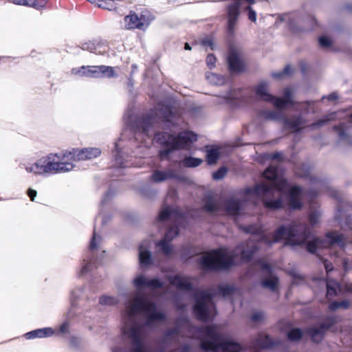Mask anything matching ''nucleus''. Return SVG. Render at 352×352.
<instances>
[{
  "instance_id": "nucleus-41",
  "label": "nucleus",
  "mask_w": 352,
  "mask_h": 352,
  "mask_svg": "<svg viewBox=\"0 0 352 352\" xmlns=\"http://www.w3.org/2000/svg\"><path fill=\"white\" fill-rule=\"evenodd\" d=\"M206 78L210 84L214 85H221L225 82V78L222 76L214 73L207 74Z\"/></svg>"
},
{
  "instance_id": "nucleus-35",
  "label": "nucleus",
  "mask_w": 352,
  "mask_h": 352,
  "mask_svg": "<svg viewBox=\"0 0 352 352\" xmlns=\"http://www.w3.org/2000/svg\"><path fill=\"white\" fill-rule=\"evenodd\" d=\"M219 157L220 153L218 148H212L208 149L206 152L207 162L210 165L216 164Z\"/></svg>"
},
{
  "instance_id": "nucleus-15",
  "label": "nucleus",
  "mask_w": 352,
  "mask_h": 352,
  "mask_svg": "<svg viewBox=\"0 0 352 352\" xmlns=\"http://www.w3.org/2000/svg\"><path fill=\"white\" fill-rule=\"evenodd\" d=\"M332 196L338 201L334 218L342 229L352 230V218L344 209V203L338 192L332 193Z\"/></svg>"
},
{
  "instance_id": "nucleus-56",
  "label": "nucleus",
  "mask_w": 352,
  "mask_h": 352,
  "mask_svg": "<svg viewBox=\"0 0 352 352\" xmlns=\"http://www.w3.org/2000/svg\"><path fill=\"white\" fill-rule=\"evenodd\" d=\"M70 346L76 349L80 346V339L76 336H72L69 339Z\"/></svg>"
},
{
  "instance_id": "nucleus-25",
  "label": "nucleus",
  "mask_w": 352,
  "mask_h": 352,
  "mask_svg": "<svg viewBox=\"0 0 352 352\" xmlns=\"http://www.w3.org/2000/svg\"><path fill=\"white\" fill-rule=\"evenodd\" d=\"M228 68L232 72H241L243 69V63L237 52L230 49L228 56Z\"/></svg>"
},
{
  "instance_id": "nucleus-45",
  "label": "nucleus",
  "mask_w": 352,
  "mask_h": 352,
  "mask_svg": "<svg viewBox=\"0 0 352 352\" xmlns=\"http://www.w3.org/2000/svg\"><path fill=\"white\" fill-rule=\"evenodd\" d=\"M118 302L117 298L107 295H103L99 299V303L102 305L113 306L117 305Z\"/></svg>"
},
{
  "instance_id": "nucleus-26",
  "label": "nucleus",
  "mask_w": 352,
  "mask_h": 352,
  "mask_svg": "<svg viewBox=\"0 0 352 352\" xmlns=\"http://www.w3.org/2000/svg\"><path fill=\"white\" fill-rule=\"evenodd\" d=\"M169 282L172 285L175 286L179 289L186 292L193 290L192 283L188 278L180 275L170 276Z\"/></svg>"
},
{
  "instance_id": "nucleus-16",
  "label": "nucleus",
  "mask_w": 352,
  "mask_h": 352,
  "mask_svg": "<svg viewBox=\"0 0 352 352\" xmlns=\"http://www.w3.org/2000/svg\"><path fill=\"white\" fill-rule=\"evenodd\" d=\"M124 21L125 27L128 30H144L150 23V19L146 15L141 14L139 16L135 12L132 11L124 17Z\"/></svg>"
},
{
  "instance_id": "nucleus-8",
  "label": "nucleus",
  "mask_w": 352,
  "mask_h": 352,
  "mask_svg": "<svg viewBox=\"0 0 352 352\" xmlns=\"http://www.w3.org/2000/svg\"><path fill=\"white\" fill-rule=\"evenodd\" d=\"M155 140L160 145L159 155L161 159L166 158L173 151L185 148L197 140V135L189 131H184L175 135L167 132L155 133Z\"/></svg>"
},
{
  "instance_id": "nucleus-29",
  "label": "nucleus",
  "mask_w": 352,
  "mask_h": 352,
  "mask_svg": "<svg viewBox=\"0 0 352 352\" xmlns=\"http://www.w3.org/2000/svg\"><path fill=\"white\" fill-rule=\"evenodd\" d=\"M327 287V298L329 299L332 298L338 295V294L342 292V287L341 285L334 280L328 279L326 282Z\"/></svg>"
},
{
  "instance_id": "nucleus-38",
  "label": "nucleus",
  "mask_w": 352,
  "mask_h": 352,
  "mask_svg": "<svg viewBox=\"0 0 352 352\" xmlns=\"http://www.w3.org/2000/svg\"><path fill=\"white\" fill-rule=\"evenodd\" d=\"M333 129L338 133V137L341 140H345L349 142L351 141L349 135L346 132V127L345 124L340 123L339 125L335 126Z\"/></svg>"
},
{
  "instance_id": "nucleus-62",
  "label": "nucleus",
  "mask_w": 352,
  "mask_h": 352,
  "mask_svg": "<svg viewBox=\"0 0 352 352\" xmlns=\"http://www.w3.org/2000/svg\"><path fill=\"white\" fill-rule=\"evenodd\" d=\"M37 195V192L32 188L28 189V195L31 199L32 201L34 200V198L36 197Z\"/></svg>"
},
{
  "instance_id": "nucleus-2",
  "label": "nucleus",
  "mask_w": 352,
  "mask_h": 352,
  "mask_svg": "<svg viewBox=\"0 0 352 352\" xmlns=\"http://www.w3.org/2000/svg\"><path fill=\"white\" fill-rule=\"evenodd\" d=\"M122 318L126 325L122 329V331L129 344V350L128 351L122 347H114L112 349V352H131V344L127 332L133 326L140 327L144 344L148 349L144 328H152L155 324L164 322L167 317L162 310L158 309L155 302L146 299L142 295H136L126 302L122 313ZM147 351H148V349Z\"/></svg>"
},
{
  "instance_id": "nucleus-32",
  "label": "nucleus",
  "mask_w": 352,
  "mask_h": 352,
  "mask_svg": "<svg viewBox=\"0 0 352 352\" xmlns=\"http://www.w3.org/2000/svg\"><path fill=\"white\" fill-rule=\"evenodd\" d=\"M113 195V191L111 189H109L104 194V195L100 201L99 214L96 217V219L99 218L100 216H102V224L106 223L109 219V218L107 217H106L105 215H104L102 214V208L104 207L107 204V203L111 200Z\"/></svg>"
},
{
  "instance_id": "nucleus-4",
  "label": "nucleus",
  "mask_w": 352,
  "mask_h": 352,
  "mask_svg": "<svg viewBox=\"0 0 352 352\" xmlns=\"http://www.w3.org/2000/svg\"><path fill=\"white\" fill-rule=\"evenodd\" d=\"M255 252L254 247L237 246L232 252L220 248L201 256L199 260L200 267L206 272L227 270L235 265V258L242 261L251 260Z\"/></svg>"
},
{
  "instance_id": "nucleus-27",
  "label": "nucleus",
  "mask_w": 352,
  "mask_h": 352,
  "mask_svg": "<svg viewBox=\"0 0 352 352\" xmlns=\"http://www.w3.org/2000/svg\"><path fill=\"white\" fill-rule=\"evenodd\" d=\"M55 333L54 329L52 327H44L36 329L26 333L24 336L27 340H32L35 338H44L52 336Z\"/></svg>"
},
{
  "instance_id": "nucleus-52",
  "label": "nucleus",
  "mask_w": 352,
  "mask_h": 352,
  "mask_svg": "<svg viewBox=\"0 0 352 352\" xmlns=\"http://www.w3.org/2000/svg\"><path fill=\"white\" fill-rule=\"evenodd\" d=\"M320 212L318 210L311 211L309 215V222L311 226H315L319 221Z\"/></svg>"
},
{
  "instance_id": "nucleus-40",
  "label": "nucleus",
  "mask_w": 352,
  "mask_h": 352,
  "mask_svg": "<svg viewBox=\"0 0 352 352\" xmlns=\"http://www.w3.org/2000/svg\"><path fill=\"white\" fill-rule=\"evenodd\" d=\"M139 192L144 197L153 199L157 194V191L152 188L150 186L146 185L140 188Z\"/></svg>"
},
{
  "instance_id": "nucleus-63",
  "label": "nucleus",
  "mask_w": 352,
  "mask_h": 352,
  "mask_svg": "<svg viewBox=\"0 0 352 352\" xmlns=\"http://www.w3.org/2000/svg\"><path fill=\"white\" fill-rule=\"evenodd\" d=\"M324 266L327 273L332 271L333 269L332 264L328 262L327 260L324 261Z\"/></svg>"
},
{
  "instance_id": "nucleus-60",
  "label": "nucleus",
  "mask_w": 352,
  "mask_h": 352,
  "mask_svg": "<svg viewBox=\"0 0 352 352\" xmlns=\"http://www.w3.org/2000/svg\"><path fill=\"white\" fill-rule=\"evenodd\" d=\"M324 98H327L329 101H334L338 98V96L336 92H332L328 96H322V99L324 100Z\"/></svg>"
},
{
  "instance_id": "nucleus-54",
  "label": "nucleus",
  "mask_w": 352,
  "mask_h": 352,
  "mask_svg": "<svg viewBox=\"0 0 352 352\" xmlns=\"http://www.w3.org/2000/svg\"><path fill=\"white\" fill-rule=\"evenodd\" d=\"M319 45L322 47H329L331 45V41L325 36H322L318 38Z\"/></svg>"
},
{
  "instance_id": "nucleus-48",
  "label": "nucleus",
  "mask_w": 352,
  "mask_h": 352,
  "mask_svg": "<svg viewBox=\"0 0 352 352\" xmlns=\"http://www.w3.org/2000/svg\"><path fill=\"white\" fill-rule=\"evenodd\" d=\"M26 6L32 7L36 10L44 8L47 3L46 0H25Z\"/></svg>"
},
{
  "instance_id": "nucleus-53",
  "label": "nucleus",
  "mask_w": 352,
  "mask_h": 352,
  "mask_svg": "<svg viewBox=\"0 0 352 352\" xmlns=\"http://www.w3.org/2000/svg\"><path fill=\"white\" fill-rule=\"evenodd\" d=\"M244 10L248 12V19L252 22L256 21V12L252 8V6H246L243 7Z\"/></svg>"
},
{
  "instance_id": "nucleus-34",
  "label": "nucleus",
  "mask_w": 352,
  "mask_h": 352,
  "mask_svg": "<svg viewBox=\"0 0 352 352\" xmlns=\"http://www.w3.org/2000/svg\"><path fill=\"white\" fill-rule=\"evenodd\" d=\"M170 243V242L162 239L156 243V246L164 255L169 256L173 252V248Z\"/></svg>"
},
{
  "instance_id": "nucleus-14",
  "label": "nucleus",
  "mask_w": 352,
  "mask_h": 352,
  "mask_svg": "<svg viewBox=\"0 0 352 352\" xmlns=\"http://www.w3.org/2000/svg\"><path fill=\"white\" fill-rule=\"evenodd\" d=\"M337 323V318L333 316L325 317L318 326L311 327L307 329V333L314 342H320L324 338L326 332Z\"/></svg>"
},
{
  "instance_id": "nucleus-18",
  "label": "nucleus",
  "mask_w": 352,
  "mask_h": 352,
  "mask_svg": "<svg viewBox=\"0 0 352 352\" xmlns=\"http://www.w3.org/2000/svg\"><path fill=\"white\" fill-rule=\"evenodd\" d=\"M169 179L181 181L182 177L174 169L168 168L166 170H155L149 177L150 181L157 184Z\"/></svg>"
},
{
  "instance_id": "nucleus-1",
  "label": "nucleus",
  "mask_w": 352,
  "mask_h": 352,
  "mask_svg": "<svg viewBox=\"0 0 352 352\" xmlns=\"http://www.w3.org/2000/svg\"><path fill=\"white\" fill-rule=\"evenodd\" d=\"M267 181L246 188L244 190V201L261 200L265 208L277 210L284 208L283 195L286 193L287 203L292 210H300L302 207L301 197L302 189L300 186L289 187V184L283 177V171L278 166H269L263 173Z\"/></svg>"
},
{
  "instance_id": "nucleus-5",
  "label": "nucleus",
  "mask_w": 352,
  "mask_h": 352,
  "mask_svg": "<svg viewBox=\"0 0 352 352\" xmlns=\"http://www.w3.org/2000/svg\"><path fill=\"white\" fill-rule=\"evenodd\" d=\"M178 113L173 106L159 103L147 113L135 118L131 126L135 131L146 133L155 124L162 122L164 128L172 131L178 125Z\"/></svg>"
},
{
  "instance_id": "nucleus-20",
  "label": "nucleus",
  "mask_w": 352,
  "mask_h": 352,
  "mask_svg": "<svg viewBox=\"0 0 352 352\" xmlns=\"http://www.w3.org/2000/svg\"><path fill=\"white\" fill-rule=\"evenodd\" d=\"M297 102L293 100L292 90L289 87H286L283 91V98L274 96L273 105L276 109L284 110L289 105L294 109Z\"/></svg>"
},
{
  "instance_id": "nucleus-42",
  "label": "nucleus",
  "mask_w": 352,
  "mask_h": 352,
  "mask_svg": "<svg viewBox=\"0 0 352 352\" xmlns=\"http://www.w3.org/2000/svg\"><path fill=\"white\" fill-rule=\"evenodd\" d=\"M349 306V301L347 300H343L341 301L334 300L329 303V309L331 311H336L340 308L346 309H348Z\"/></svg>"
},
{
  "instance_id": "nucleus-6",
  "label": "nucleus",
  "mask_w": 352,
  "mask_h": 352,
  "mask_svg": "<svg viewBox=\"0 0 352 352\" xmlns=\"http://www.w3.org/2000/svg\"><path fill=\"white\" fill-rule=\"evenodd\" d=\"M236 287L230 285H219L218 287L207 289H196L192 294L194 305L192 310L197 318L202 321L207 322L214 319L217 314L214 298L218 296L223 297L232 294Z\"/></svg>"
},
{
  "instance_id": "nucleus-47",
  "label": "nucleus",
  "mask_w": 352,
  "mask_h": 352,
  "mask_svg": "<svg viewBox=\"0 0 352 352\" xmlns=\"http://www.w3.org/2000/svg\"><path fill=\"white\" fill-rule=\"evenodd\" d=\"M96 54H104L109 50L107 42L100 40H96Z\"/></svg>"
},
{
  "instance_id": "nucleus-44",
  "label": "nucleus",
  "mask_w": 352,
  "mask_h": 352,
  "mask_svg": "<svg viewBox=\"0 0 352 352\" xmlns=\"http://www.w3.org/2000/svg\"><path fill=\"white\" fill-rule=\"evenodd\" d=\"M302 334L300 328H292L287 332V337L291 341H297L301 339Z\"/></svg>"
},
{
  "instance_id": "nucleus-49",
  "label": "nucleus",
  "mask_w": 352,
  "mask_h": 352,
  "mask_svg": "<svg viewBox=\"0 0 352 352\" xmlns=\"http://www.w3.org/2000/svg\"><path fill=\"white\" fill-rule=\"evenodd\" d=\"M164 287V283L157 278L147 279V288L152 289H160Z\"/></svg>"
},
{
  "instance_id": "nucleus-7",
  "label": "nucleus",
  "mask_w": 352,
  "mask_h": 352,
  "mask_svg": "<svg viewBox=\"0 0 352 352\" xmlns=\"http://www.w3.org/2000/svg\"><path fill=\"white\" fill-rule=\"evenodd\" d=\"M202 338L200 347L205 351L241 352L243 347L235 341L226 338L214 325H208L201 329Z\"/></svg>"
},
{
  "instance_id": "nucleus-3",
  "label": "nucleus",
  "mask_w": 352,
  "mask_h": 352,
  "mask_svg": "<svg viewBox=\"0 0 352 352\" xmlns=\"http://www.w3.org/2000/svg\"><path fill=\"white\" fill-rule=\"evenodd\" d=\"M101 154L98 148H85L82 149L74 148L72 151L63 154L50 153L42 157L34 163L23 164L22 166L29 173L35 175L49 176L58 173H66L72 170L74 165L67 160L79 161L92 160Z\"/></svg>"
},
{
  "instance_id": "nucleus-17",
  "label": "nucleus",
  "mask_w": 352,
  "mask_h": 352,
  "mask_svg": "<svg viewBox=\"0 0 352 352\" xmlns=\"http://www.w3.org/2000/svg\"><path fill=\"white\" fill-rule=\"evenodd\" d=\"M83 296H85L88 302H96V298L89 296L85 294L83 287H78L71 292V308L66 314V317L68 319H72L76 316L75 308L77 306L76 301L80 299Z\"/></svg>"
},
{
  "instance_id": "nucleus-33",
  "label": "nucleus",
  "mask_w": 352,
  "mask_h": 352,
  "mask_svg": "<svg viewBox=\"0 0 352 352\" xmlns=\"http://www.w3.org/2000/svg\"><path fill=\"white\" fill-rule=\"evenodd\" d=\"M118 75L115 73L113 67L107 65H99V78H115Z\"/></svg>"
},
{
  "instance_id": "nucleus-64",
  "label": "nucleus",
  "mask_w": 352,
  "mask_h": 352,
  "mask_svg": "<svg viewBox=\"0 0 352 352\" xmlns=\"http://www.w3.org/2000/svg\"><path fill=\"white\" fill-rule=\"evenodd\" d=\"M182 352H190V346L187 344H184L181 348Z\"/></svg>"
},
{
  "instance_id": "nucleus-19",
  "label": "nucleus",
  "mask_w": 352,
  "mask_h": 352,
  "mask_svg": "<svg viewBox=\"0 0 352 352\" xmlns=\"http://www.w3.org/2000/svg\"><path fill=\"white\" fill-rule=\"evenodd\" d=\"M179 334V329L173 327L165 331L157 340L155 346L156 352H166L169 344L175 340V337Z\"/></svg>"
},
{
  "instance_id": "nucleus-58",
  "label": "nucleus",
  "mask_w": 352,
  "mask_h": 352,
  "mask_svg": "<svg viewBox=\"0 0 352 352\" xmlns=\"http://www.w3.org/2000/svg\"><path fill=\"white\" fill-rule=\"evenodd\" d=\"M216 62V58L212 54H209L206 57V63L208 66L212 69L214 67V64Z\"/></svg>"
},
{
  "instance_id": "nucleus-43",
  "label": "nucleus",
  "mask_w": 352,
  "mask_h": 352,
  "mask_svg": "<svg viewBox=\"0 0 352 352\" xmlns=\"http://www.w3.org/2000/svg\"><path fill=\"white\" fill-rule=\"evenodd\" d=\"M183 162L186 167L195 168L199 166L203 162V160L201 158L190 156L185 157Z\"/></svg>"
},
{
  "instance_id": "nucleus-30",
  "label": "nucleus",
  "mask_w": 352,
  "mask_h": 352,
  "mask_svg": "<svg viewBox=\"0 0 352 352\" xmlns=\"http://www.w3.org/2000/svg\"><path fill=\"white\" fill-rule=\"evenodd\" d=\"M314 104V101L312 100L298 102L294 109L299 112L298 115H301L303 117L302 113H309L310 112L314 113L316 112Z\"/></svg>"
},
{
  "instance_id": "nucleus-12",
  "label": "nucleus",
  "mask_w": 352,
  "mask_h": 352,
  "mask_svg": "<svg viewBox=\"0 0 352 352\" xmlns=\"http://www.w3.org/2000/svg\"><path fill=\"white\" fill-rule=\"evenodd\" d=\"M276 111L261 110L259 116L265 120L272 121H280L285 129L291 130L292 132H300L306 120L301 115H294L291 118L285 116L283 110L276 109Z\"/></svg>"
},
{
  "instance_id": "nucleus-22",
  "label": "nucleus",
  "mask_w": 352,
  "mask_h": 352,
  "mask_svg": "<svg viewBox=\"0 0 352 352\" xmlns=\"http://www.w3.org/2000/svg\"><path fill=\"white\" fill-rule=\"evenodd\" d=\"M270 85L268 80H261L255 87V94L258 100L269 102L274 104V96L269 92Z\"/></svg>"
},
{
  "instance_id": "nucleus-46",
  "label": "nucleus",
  "mask_w": 352,
  "mask_h": 352,
  "mask_svg": "<svg viewBox=\"0 0 352 352\" xmlns=\"http://www.w3.org/2000/svg\"><path fill=\"white\" fill-rule=\"evenodd\" d=\"M335 117V113H331L325 116L324 118L318 120L316 122H314L311 126L313 128H318L325 125L329 121L332 120Z\"/></svg>"
},
{
  "instance_id": "nucleus-10",
  "label": "nucleus",
  "mask_w": 352,
  "mask_h": 352,
  "mask_svg": "<svg viewBox=\"0 0 352 352\" xmlns=\"http://www.w3.org/2000/svg\"><path fill=\"white\" fill-rule=\"evenodd\" d=\"M184 221V214L177 208L166 206L160 212L156 223L157 226H168L163 239L171 242L179 234V226Z\"/></svg>"
},
{
  "instance_id": "nucleus-11",
  "label": "nucleus",
  "mask_w": 352,
  "mask_h": 352,
  "mask_svg": "<svg viewBox=\"0 0 352 352\" xmlns=\"http://www.w3.org/2000/svg\"><path fill=\"white\" fill-rule=\"evenodd\" d=\"M247 276L261 278V286L272 291L276 289L279 283L278 278L274 274L272 265L261 259L250 265L247 270Z\"/></svg>"
},
{
  "instance_id": "nucleus-59",
  "label": "nucleus",
  "mask_w": 352,
  "mask_h": 352,
  "mask_svg": "<svg viewBox=\"0 0 352 352\" xmlns=\"http://www.w3.org/2000/svg\"><path fill=\"white\" fill-rule=\"evenodd\" d=\"M269 157L272 160H275L278 161L283 160V155L280 152H275L269 155Z\"/></svg>"
},
{
  "instance_id": "nucleus-9",
  "label": "nucleus",
  "mask_w": 352,
  "mask_h": 352,
  "mask_svg": "<svg viewBox=\"0 0 352 352\" xmlns=\"http://www.w3.org/2000/svg\"><path fill=\"white\" fill-rule=\"evenodd\" d=\"M102 242V236L94 230L88 250L82 256L80 269L78 273V276L92 273L94 270L97 268L106 252L105 250L101 249Z\"/></svg>"
},
{
  "instance_id": "nucleus-61",
  "label": "nucleus",
  "mask_w": 352,
  "mask_h": 352,
  "mask_svg": "<svg viewBox=\"0 0 352 352\" xmlns=\"http://www.w3.org/2000/svg\"><path fill=\"white\" fill-rule=\"evenodd\" d=\"M201 44L204 47H212L213 45V43H212V40L210 38H208L203 39L201 41Z\"/></svg>"
},
{
  "instance_id": "nucleus-28",
  "label": "nucleus",
  "mask_w": 352,
  "mask_h": 352,
  "mask_svg": "<svg viewBox=\"0 0 352 352\" xmlns=\"http://www.w3.org/2000/svg\"><path fill=\"white\" fill-rule=\"evenodd\" d=\"M114 159V166L118 169H121L129 166L127 161L125 160L123 155V152L120 148L118 142L114 143V148L112 151Z\"/></svg>"
},
{
  "instance_id": "nucleus-31",
  "label": "nucleus",
  "mask_w": 352,
  "mask_h": 352,
  "mask_svg": "<svg viewBox=\"0 0 352 352\" xmlns=\"http://www.w3.org/2000/svg\"><path fill=\"white\" fill-rule=\"evenodd\" d=\"M139 261L142 266L149 265L153 262L151 252L145 248L143 244L139 247Z\"/></svg>"
},
{
  "instance_id": "nucleus-37",
  "label": "nucleus",
  "mask_w": 352,
  "mask_h": 352,
  "mask_svg": "<svg viewBox=\"0 0 352 352\" xmlns=\"http://www.w3.org/2000/svg\"><path fill=\"white\" fill-rule=\"evenodd\" d=\"M204 209L209 212H215L219 210V206L212 197H208L204 202Z\"/></svg>"
},
{
  "instance_id": "nucleus-13",
  "label": "nucleus",
  "mask_w": 352,
  "mask_h": 352,
  "mask_svg": "<svg viewBox=\"0 0 352 352\" xmlns=\"http://www.w3.org/2000/svg\"><path fill=\"white\" fill-rule=\"evenodd\" d=\"M245 2L248 4V6H252L255 3V0H233L226 6L227 32L230 36L234 34L235 26L240 15V8L243 7Z\"/></svg>"
},
{
  "instance_id": "nucleus-50",
  "label": "nucleus",
  "mask_w": 352,
  "mask_h": 352,
  "mask_svg": "<svg viewBox=\"0 0 352 352\" xmlns=\"http://www.w3.org/2000/svg\"><path fill=\"white\" fill-rule=\"evenodd\" d=\"M96 40L94 41H89L87 42L82 43L81 44L80 48L82 50L88 51L91 53L96 52Z\"/></svg>"
},
{
  "instance_id": "nucleus-23",
  "label": "nucleus",
  "mask_w": 352,
  "mask_h": 352,
  "mask_svg": "<svg viewBox=\"0 0 352 352\" xmlns=\"http://www.w3.org/2000/svg\"><path fill=\"white\" fill-rule=\"evenodd\" d=\"M72 73L81 77L99 78V65H87L73 68Z\"/></svg>"
},
{
  "instance_id": "nucleus-36",
  "label": "nucleus",
  "mask_w": 352,
  "mask_h": 352,
  "mask_svg": "<svg viewBox=\"0 0 352 352\" xmlns=\"http://www.w3.org/2000/svg\"><path fill=\"white\" fill-rule=\"evenodd\" d=\"M133 283L139 292L147 288V278L142 274L138 275L133 280Z\"/></svg>"
},
{
  "instance_id": "nucleus-39",
  "label": "nucleus",
  "mask_w": 352,
  "mask_h": 352,
  "mask_svg": "<svg viewBox=\"0 0 352 352\" xmlns=\"http://www.w3.org/2000/svg\"><path fill=\"white\" fill-rule=\"evenodd\" d=\"M293 74V69L289 65H287L280 72H272L271 76L275 79H281L285 76H290Z\"/></svg>"
},
{
  "instance_id": "nucleus-57",
  "label": "nucleus",
  "mask_w": 352,
  "mask_h": 352,
  "mask_svg": "<svg viewBox=\"0 0 352 352\" xmlns=\"http://www.w3.org/2000/svg\"><path fill=\"white\" fill-rule=\"evenodd\" d=\"M264 318V313L262 311H256L252 314L251 320L253 322H259Z\"/></svg>"
},
{
  "instance_id": "nucleus-51",
  "label": "nucleus",
  "mask_w": 352,
  "mask_h": 352,
  "mask_svg": "<svg viewBox=\"0 0 352 352\" xmlns=\"http://www.w3.org/2000/svg\"><path fill=\"white\" fill-rule=\"evenodd\" d=\"M227 172V168L226 166H221L212 173V179L214 180L222 179L226 176Z\"/></svg>"
},
{
  "instance_id": "nucleus-55",
  "label": "nucleus",
  "mask_w": 352,
  "mask_h": 352,
  "mask_svg": "<svg viewBox=\"0 0 352 352\" xmlns=\"http://www.w3.org/2000/svg\"><path fill=\"white\" fill-rule=\"evenodd\" d=\"M61 334H68L69 333V324L67 321H65L63 324H61L58 329V335Z\"/></svg>"
},
{
  "instance_id": "nucleus-21",
  "label": "nucleus",
  "mask_w": 352,
  "mask_h": 352,
  "mask_svg": "<svg viewBox=\"0 0 352 352\" xmlns=\"http://www.w3.org/2000/svg\"><path fill=\"white\" fill-rule=\"evenodd\" d=\"M278 344V341L273 340L270 336L259 333L254 338L251 346L255 351L261 349H270Z\"/></svg>"
},
{
  "instance_id": "nucleus-24",
  "label": "nucleus",
  "mask_w": 352,
  "mask_h": 352,
  "mask_svg": "<svg viewBox=\"0 0 352 352\" xmlns=\"http://www.w3.org/2000/svg\"><path fill=\"white\" fill-rule=\"evenodd\" d=\"M244 201L234 197L227 199L224 202L226 212L232 216H237L242 210Z\"/></svg>"
}]
</instances>
